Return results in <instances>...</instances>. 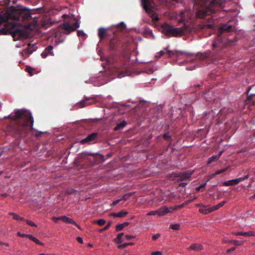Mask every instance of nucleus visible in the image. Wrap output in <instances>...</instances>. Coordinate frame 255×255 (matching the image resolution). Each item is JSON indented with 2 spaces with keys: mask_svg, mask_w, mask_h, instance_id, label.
Segmentation results:
<instances>
[{
  "mask_svg": "<svg viewBox=\"0 0 255 255\" xmlns=\"http://www.w3.org/2000/svg\"><path fill=\"white\" fill-rule=\"evenodd\" d=\"M13 8L5 11L3 15L0 14V26L3 25V27L0 28V34H11L14 40H18L26 37L24 31L15 23V19L7 15L8 11Z\"/></svg>",
  "mask_w": 255,
  "mask_h": 255,
  "instance_id": "f257e3e1",
  "label": "nucleus"
},
{
  "mask_svg": "<svg viewBox=\"0 0 255 255\" xmlns=\"http://www.w3.org/2000/svg\"><path fill=\"white\" fill-rule=\"evenodd\" d=\"M35 9H29L26 7L22 6L20 8H13L12 9L8 11L7 15L9 17L14 18L15 23L21 28L23 31L21 26L22 24L20 21L25 22L27 21L28 23H33V26L37 24V20L40 17L39 13H35Z\"/></svg>",
  "mask_w": 255,
  "mask_h": 255,
  "instance_id": "f03ea898",
  "label": "nucleus"
},
{
  "mask_svg": "<svg viewBox=\"0 0 255 255\" xmlns=\"http://www.w3.org/2000/svg\"><path fill=\"white\" fill-rule=\"evenodd\" d=\"M15 115L13 116L9 115L5 116L4 119H10L12 120H21L24 132L20 133L21 135H24L29 129H32L33 125L34 120L31 113L25 110H15Z\"/></svg>",
  "mask_w": 255,
  "mask_h": 255,
  "instance_id": "7ed1b4c3",
  "label": "nucleus"
},
{
  "mask_svg": "<svg viewBox=\"0 0 255 255\" xmlns=\"http://www.w3.org/2000/svg\"><path fill=\"white\" fill-rule=\"evenodd\" d=\"M225 0H196V2L201 4L202 7L197 12V16L204 18L205 16L215 12L217 9L216 7L222 6Z\"/></svg>",
  "mask_w": 255,
  "mask_h": 255,
  "instance_id": "20e7f679",
  "label": "nucleus"
},
{
  "mask_svg": "<svg viewBox=\"0 0 255 255\" xmlns=\"http://www.w3.org/2000/svg\"><path fill=\"white\" fill-rule=\"evenodd\" d=\"M186 30L185 26L175 28L168 24H164L162 26V32L167 36L170 37H181L183 35Z\"/></svg>",
  "mask_w": 255,
  "mask_h": 255,
  "instance_id": "39448f33",
  "label": "nucleus"
},
{
  "mask_svg": "<svg viewBox=\"0 0 255 255\" xmlns=\"http://www.w3.org/2000/svg\"><path fill=\"white\" fill-rule=\"evenodd\" d=\"M76 21L71 22V21H65L60 26V29L62 30L61 32L66 34H69L71 32L75 31L77 28L79 27L80 23L77 19H75Z\"/></svg>",
  "mask_w": 255,
  "mask_h": 255,
  "instance_id": "423d86ee",
  "label": "nucleus"
},
{
  "mask_svg": "<svg viewBox=\"0 0 255 255\" xmlns=\"http://www.w3.org/2000/svg\"><path fill=\"white\" fill-rule=\"evenodd\" d=\"M227 39L226 38H222L221 35H218L216 39L212 43L213 48L220 49L226 46Z\"/></svg>",
  "mask_w": 255,
  "mask_h": 255,
  "instance_id": "0eeeda50",
  "label": "nucleus"
},
{
  "mask_svg": "<svg viewBox=\"0 0 255 255\" xmlns=\"http://www.w3.org/2000/svg\"><path fill=\"white\" fill-rule=\"evenodd\" d=\"M164 50H167L169 57L176 58L177 60H181L188 56V54L184 52L178 51H168L167 50V48H165Z\"/></svg>",
  "mask_w": 255,
  "mask_h": 255,
  "instance_id": "6e6552de",
  "label": "nucleus"
},
{
  "mask_svg": "<svg viewBox=\"0 0 255 255\" xmlns=\"http://www.w3.org/2000/svg\"><path fill=\"white\" fill-rule=\"evenodd\" d=\"M142 5L146 12L149 14L153 11L154 3L151 0H141Z\"/></svg>",
  "mask_w": 255,
  "mask_h": 255,
  "instance_id": "1a4fd4ad",
  "label": "nucleus"
},
{
  "mask_svg": "<svg viewBox=\"0 0 255 255\" xmlns=\"http://www.w3.org/2000/svg\"><path fill=\"white\" fill-rule=\"evenodd\" d=\"M175 209L173 207H167L166 206H163L160 208H159L158 210V215L159 216H162L166 214L171 212Z\"/></svg>",
  "mask_w": 255,
  "mask_h": 255,
  "instance_id": "9d476101",
  "label": "nucleus"
},
{
  "mask_svg": "<svg viewBox=\"0 0 255 255\" xmlns=\"http://www.w3.org/2000/svg\"><path fill=\"white\" fill-rule=\"evenodd\" d=\"M53 47L51 45L48 46L41 53V56L43 58H46L48 55L53 56Z\"/></svg>",
  "mask_w": 255,
  "mask_h": 255,
  "instance_id": "9b49d317",
  "label": "nucleus"
},
{
  "mask_svg": "<svg viewBox=\"0 0 255 255\" xmlns=\"http://www.w3.org/2000/svg\"><path fill=\"white\" fill-rule=\"evenodd\" d=\"M97 136V132H93L91 134H89L85 138L83 139L81 141V143L82 144L86 143L87 142H90L94 141Z\"/></svg>",
  "mask_w": 255,
  "mask_h": 255,
  "instance_id": "f8f14e48",
  "label": "nucleus"
},
{
  "mask_svg": "<svg viewBox=\"0 0 255 255\" xmlns=\"http://www.w3.org/2000/svg\"><path fill=\"white\" fill-rule=\"evenodd\" d=\"M236 236H243L245 237L255 236V232L250 231L249 232H237L234 233Z\"/></svg>",
  "mask_w": 255,
  "mask_h": 255,
  "instance_id": "ddd939ff",
  "label": "nucleus"
},
{
  "mask_svg": "<svg viewBox=\"0 0 255 255\" xmlns=\"http://www.w3.org/2000/svg\"><path fill=\"white\" fill-rule=\"evenodd\" d=\"M62 221L67 224H73L78 229H81L80 227L72 219L66 216H62Z\"/></svg>",
  "mask_w": 255,
  "mask_h": 255,
  "instance_id": "4468645a",
  "label": "nucleus"
},
{
  "mask_svg": "<svg viewBox=\"0 0 255 255\" xmlns=\"http://www.w3.org/2000/svg\"><path fill=\"white\" fill-rule=\"evenodd\" d=\"M203 249V247L200 244H192L189 247L187 248L188 251H199Z\"/></svg>",
  "mask_w": 255,
  "mask_h": 255,
  "instance_id": "2eb2a0df",
  "label": "nucleus"
},
{
  "mask_svg": "<svg viewBox=\"0 0 255 255\" xmlns=\"http://www.w3.org/2000/svg\"><path fill=\"white\" fill-rule=\"evenodd\" d=\"M108 35L107 32L106 31V29L104 28H100L98 30V36L100 38L101 40L104 39Z\"/></svg>",
  "mask_w": 255,
  "mask_h": 255,
  "instance_id": "dca6fc26",
  "label": "nucleus"
},
{
  "mask_svg": "<svg viewBox=\"0 0 255 255\" xmlns=\"http://www.w3.org/2000/svg\"><path fill=\"white\" fill-rule=\"evenodd\" d=\"M97 96L91 97H85L86 103H89V105L93 104L96 103Z\"/></svg>",
  "mask_w": 255,
  "mask_h": 255,
  "instance_id": "f3484780",
  "label": "nucleus"
},
{
  "mask_svg": "<svg viewBox=\"0 0 255 255\" xmlns=\"http://www.w3.org/2000/svg\"><path fill=\"white\" fill-rule=\"evenodd\" d=\"M191 175V173L188 172H184L182 173H180L179 174V177H180L181 180H184L188 178H189Z\"/></svg>",
  "mask_w": 255,
  "mask_h": 255,
  "instance_id": "a211bd4d",
  "label": "nucleus"
},
{
  "mask_svg": "<svg viewBox=\"0 0 255 255\" xmlns=\"http://www.w3.org/2000/svg\"><path fill=\"white\" fill-rule=\"evenodd\" d=\"M127 125V123L125 121H123L119 124H118L114 128V129L116 131L123 129Z\"/></svg>",
  "mask_w": 255,
  "mask_h": 255,
  "instance_id": "6ab92c4d",
  "label": "nucleus"
},
{
  "mask_svg": "<svg viewBox=\"0 0 255 255\" xmlns=\"http://www.w3.org/2000/svg\"><path fill=\"white\" fill-rule=\"evenodd\" d=\"M237 182L236 179L229 180L223 183V185L226 186H233L237 185Z\"/></svg>",
  "mask_w": 255,
  "mask_h": 255,
  "instance_id": "aec40b11",
  "label": "nucleus"
},
{
  "mask_svg": "<svg viewBox=\"0 0 255 255\" xmlns=\"http://www.w3.org/2000/svg\"><path fill=\"white\" fill-rule=\"evenodd\" d=\"M35 50V48L33 45L32 46L31 45V44H29L27 48L24 50L23 52L25 53V52H27L28 54H31Z\"/></svg>",
  "mask_w": 255,
  "mask_h": 255,
  "instance_id": "412c9836",
  "label": "nucleus"
},
{
  "mask_svg": "<svg viewBox=\"0 0 255 255\" xmlns=\"http://www.w3.org/2000/svg\"><path fill=\"white\" fill-rule=\"evenodd\" d=\"M129 223L128 222H125L123 224H119L116 226V231H121L124 228L127 227L128 226Z\"/></svg>",
  "mask_w": 255,
  "mask_h": 255,
  "instance_id": "4be33fe9",
  "label": "nucleus"
},
{
  "mask_svg": "<svg viewBox=\"0 0 255 255\" xmlns=\"http://www.w3.org/2000/svg\"><path fill=\"white\" fill-rule=\"evenodd\" d=\"M224 242L230 243L236 246H241L243 244V242L238 240H229L227 241H224Z\"/></svg>",
  "mask_w": 255,
  "mask_h": 255,
  "instance_id": "5701e85b",
  "label": "nucleus"
},
{
  "mask_svg": "<svg viewBox=\"0 0 255 255\" xmlns=\"http://www.w3.org/2000/svg\"><path fill=\"white\" fill-rule=\"evenodd\" d=\"M135 193V192H129L126 194H125L122 196L121 197L122 200H128L130 197L132 196Z\"/></svg>",
  "mask_w": 255,
  "mask_h": 255,
  "instance_id": "b1692460",
  "label": "nucleus"
},
{
  "mask_svg": "<svg viewBox=\"0 0 255 255\" xmlns=\"http://www.w3.org/2000/svg\"><path fill=\"white\" fill-rule=\"evenodd\" d=\"M9 214L12 215L13 219L14 220H19V221H24L25 220V219L23 217L19 216L18 215H17L15 213L10 212V213H9Z\"/></svg>",
  "mask_w": 255,
  "mask_h": 255,
  "instance_id": "393cba45",
  "label": "nucleus"
},
{
  "mask_svg": "<svg viewBox=\"0 0 255 255\" xmlns=\"http://www.w3.org/2000/svg\"><path fill=\"white\" fill-rule=\"evenodd\" d=\"M226 203V201H223L221 202V203L212 207V209L213 210V211H215L219 208H220L221 207H222L225 203Z\"/></svg>",
  "mask_w": 255,
  "mask_h": 255,
  "instance_id": "a878e982",
  "label": "nucleus"
},
{
  "mask_svg": "<svg viewBox=\"0 0 255 255\" xmlns=\"http://www.w3.org/2000/svg\"><path fill=\"white\" fill-rule=\"evenodd\" d=\"M28 238L30 240H31V241H32L34 242H35L36 244L43 245V244L38 239H37L36 238L34 237V236H33L31 235H29V236H28Z\"/></svg>",
  "mask_w": 255,
  "mask_h": 255,
  "instance_id": "bb28decb",
  "label": "nucleus"
},
{
  "mask_svg": "<svg viewBox=\"0 0 255 255\" xmlns=\"http://www.w3.org/2000/svg\"><path fill=\"white\" fill-rule=\"evenodd\" d=\"M199 212L202 214H207L210 212H213V210L211 207L207 209L200 208L199 209Z\"/></svg>",
  "mask_w": 255,
  "mask_h": 255,
  "instance_id": "cd10ccee",
  "label": "nucleus"
},
{
  "mask_svg": "<svg viewBox=\"0 0 255 255\" xmlns=\"http://www.w3.org/2000/svg\"><path fill=\"white\" fill-rule=\"evenodd\" d=\"M124 235V233H120L117 235V237L116 239H114L115 242L120 244L123 242L122 237Z\"/></svg>",
  "mask_w": 255,
  "mask_h": 255,
  "instance_id": "c85d7f7f",
  "label": "nucleus"
},
{
  "mask_svg": "<svg viewBox=\"0 0 255 255\" xmlns=\"http://www.w3.org/2000/svg\"><path fill=\"white\" fill-rule=\"evenodd\" d=\"M77 104L80 108H83L89 106V103H86L85 98L84 100H81L79 103H77Z\"/></svg>",
  "mask_w": 255,
  "mask_h": 255,
  "instance_id": "c756f323",
  "label": "nucleus"
},
{
  "mask_svg": "<svg viewBox=\"0 0 255 255\" xmlns=\"http://www.w3.org/2000/svg\"><path fill=\"white\" fill-rule=\"evenodd\" d=\"M219 159V156H217L216 155H213L210 157L207 161V164H210L212 162L215 161Z\"/></svg>",
  "mask_w": 255,
  "mask_h": 255,
  "instance_id": "7c9ffc66",
  "label": "nucleus"
},
{
  "mask_svg": "<svg viewBox=\"0 0 255 255\" xmlns=\"http://www.w3.org/2000/svg\"><path fill=\"white\" fill-rule=\"evenodd\" d=\"M190 13H191V12L188 10H185V11H183V12H182L181 14L182 20V21L186 20L187 19L186 18V15L190 14Z\"/></svg>",
  "mask_w": 255,
  "mask_h": 255,
  "instance_id": "2f4dec72",
  "label": "nucleus"
},
{
  "mask_svg": "<svg viewBox=\"0 0 255 255\" xmlns=\"http://www.w3.org/2000/svg\"><path fill=\"white\" fill-rule=\"evenodd\" d=\"M134 245V243L133 242L126 243H124L122 245H119L118 246V249H124V248H126L128 246H130V245L132 246V245Z\"/></svg>",
  "mask_w": 255,
  "mask_h": 255,
  "instance_id": "473e14b6",
  "label": "nucleus"
},
{
  "mask_svg": "<svg viewBox=\"0 0 255 255\" xmlns=\"http://www.w3.org/2000/svg\"><path fill=\"white\" fill-rule=\"evenodd\" d=\"M232 27L231 25L223 24L220 28L221 31H229Z\"/></svg>",
  "mask_w": 255,
  "mask_h": 255,
  "instance_id": "72a5a7b5",
  "label": "nucleus"
},
{
  "mask_svg": "<svg viewBox=\"0 0 255 255\" xmlns=\"http://www.w3.org/2000/svg\"><path fill=\"white\" fill-rule=\"evenodd\" d=\"M128 214V212L126 210H122L121 212L118 213V216L119 218H123Z\"/></svg>",
  "mask_w": 255,
  "mask_h": 255,
  "instance_id": "f704fd0d",
  "label": "nucleus"
},
{
  "mask_svg": "<svg viewBox=\"0 0 255 255\" xmlns=\"http://www.w3.org/2000/svg\"><path fill=\"white\" fill-rule=\"evenodd\" d=\"M227 168H225L217 171L214 174L212 175V178L215 177L216 175L223 173L227 170Z\"/></svg>",
  "mask_w": 255,
  "mask_h": 255,
  "instance_id": "c9c22d12",
  "label": "nucleus"
},
{
  "mask_svg": "<svg viewBox=\"0 0 255 255\" xmlns=\"http://www.w3.org/2000/svg\"><path fill=\"white\" fill-rule=\"evenodd\" d=\"M249 177V176L248 174H247L244 176L236 178V179L237 184H239L240 182L243 181L246 179H248Z\"/></svg>",
  "mask_w": 255,
  "mask_h": 255,
  "instance_id": "e433bc0d",
  "label": "nucleus"
},
{
  "mask_svg": "<svg viewBox=\"0 0 255 255\" xmlns=\"http://www.w3.org/2000/svg\"><path fill=\"white\" fill-rule=\"evenodd\" d=\"M149 14L150 17H151L153 20H158V19H159L158 16L155 12H151Z\"/></svg>",
  "mask_w": 255,
  "mask_h": 255,
  "instance_id": "4c0bfd02",
  "label": "nucleus"
},
{
  "mask_svg": "<svg viewBox=\"0 0 255 255\" xmlns=\"http://www.w3.org/2000/svg\"><path fill=\"white\" fill-rule=\"evenodd\" d=\"M180 225L179 224H173L170 225V228L174 230H178L179 229Z\"/></svg>",
  "mask_w": 255,
  "mask_h": 255,
  "instance_id": "58836bf2",
  "label": "nucleus"
},
{
  "mask_svg": "<svg viewBox=\"0 0 255 255\" xmlns=\"http://www.w3.org/2000/svg\"><path fill=\"white\" fill-rule=\"evenodd\" d=\"M95 223L98 224L100 226H103L105 224L106 221L104 219H99L97 221H96Z\"/></svg>",
  "mask_w": 255,
  "mask_h": 255,
  "instance_id": "ea45409f",
  "label": "nucleus"
},
{
  "mask_svg": "<svg viewBox=\"0 0 255 255\" xmlns=\"http://www.w3.org/2000/svg\"><path fill=\"white\" fill-rule=\"evenodd\" d=\"M26 224L32 227H37V225L32 221L29 220H24Z\"/></svg>",
  "mask_w": 255,
  "mask_h": 255,
  "instance_id": "a19ab883",
  "label": "nucleus"
},
{
  "mask_svg": "<svg viewBox=\"0 0 255 255\" xmlns=\"http://www.w3.org/2000/svg\"><path fill=\"white\" fill-rule=\"evenodd\" d=\"M26 71L29 74L30 76L33 75V71L34 69L31 67H27L26 68Z\"/></svg>",
  "mask_w": 255,
  "mask_h": 255,
  "instance_id": "79ce46f5",
  "label": "nucleus"
},
{
  "mask_svg": "<svg viewBox=\"0 0 255 255\" xmlns=\"http://www.w3.org/2000/svg\"><path fill=\"white\" fill-rule=\"evenodd\" d=\"M213 27H214V25L213 24H205L203 26V28L211 29V28H213Z\"/></svg>",
  "mask_w": 255,
  "mask_h": 255,
  "instance_id": "37998d69",
  "label": "nucleus"
},
{
  "mask_svg": "<svg viewBox=\"0 0 255 255\" xmlns=\"http://www.w3.org/2000/svg\"><path fill=\"white\" fill-rule=\"evenodd\" d=\"M77 35L78 36L85 37L86 34L82 30H78Z\"/></svg>",
  "mask_w": 255,
  "mask_h": 255,
  "instance_id": "c03bdc74",
  "label": "nucleus"
},
{
  "mask_svg": "<svg viewBox=\"0 0 255 255\" xmlns=\"http://www.w3.org/2000/svg\"><path fill=\"white\" fill-rule=\"evenodd\" d=\"M111 225V222H109L107 224V225L106 226H105V227L103 229H101L100 230V232H102V231H104L108 230L110 228Z\"/></svg>",
  "mask_w": 255,
  "mask_h": 255,
  "instance_id": "a18cd8bd",
  "label": "nucleus"
},
{
  "mask_svg": "<svg viewBox=\"0 0 255 255\" xmlns=\"http://www.w3.org/2000/svg\"><path fill=\"white\" fill-rule=\"evenodd\" d=\"M62 216H60V217H52V220L55 223H57L58 220L62 221Z\"/></svg>",
  "mask_w": 255,
  "mask_h": 255,
  "instance_id": "49530a36",
  "label": "nucleus"
},
{
  "mask_svg": "<svg viewBox=\"0 0 255 255\" xmlns=\"http://www.w3.org/2000/svg\"><path fill=\"white\" fill-rule=\"evenodd\" d=\"M147 215L149 216L158 215V210L150 211Z\"/></svg>",
  "mask_w": 255,
  "mask_h": 255,
  "instance_id": "de8ad7c7",
  "label": "nucleus"
},
{
  "mask_svg": "<svg viewBox=\"0 0 255 255\" xmlns=\"http://www.w3.org/2000/svg\"><path fill=\"white\" fill-rule=\"evenodd\" d=\"M206 185V183H203L200 186L197 187L196 188V190L197 191H199L200 189L203 187H204Z\"/></svg>",
  "mask_w": 255,
  "mask_h": 255,
  "instance_id": "09e8293b",
  "label": "nucleus"
},
{
  "mask_svg": "<svg viewBox=\"0 0 255 255\" xmlns=\"http://www.w3.org/2000/svg\"><path fill=\"white\" fill-rule=\"evenodd\" d=\"M17 235L18 236L21 237H28V236H29V234H21L20 232H18L17 233Z\"/></svg>",
  "mask_w": 255,
  "mask_h": 255,
  "instance_id": "8fccbe9b",
  "label": "nucleus"
},
{
  "mask_svg": "<svg viewBox=\"0 0 255 255\" xmlns=\"http://www.w3.org/2000/svg\"><path fill=\"white\" fill-rule=\"evenodd\" d=\"M125 237L126 239L127 240H131L132 239H134L135 238L134 236H132V235H126V236H125Z\"/></svg>",
  "mask_w": 255,
  "mask_h": 255,
  "instance_id": "3c124183",
  "label": "nucleus"
},
{
  "mask_svg": "<svg viewBox=\"0 0 255 255\" xmlns=\"http://www.w3.org/2000/svg\"><path fill=\"white\" fill-rule=\"evenodd\" d=\"M160 235L159 234H156L152 236V239L153 240H156V239L159 238L160 237Z\"/></svg>",
  "mask_w": 255,
  "mask_h": 255,
  "instance_id": "603ef678",
  "label": "nucleus"
},
{
  "mask_svg": "<svg viewBox=\"0 0 255 255\" xmlns=\"http://www.w3.org/2000/svg\"><path fill=\"white\" fill-rule=\"evenodd\" d=\"M163 137L167 140H169L170 137L168 133H165L163 134Z\"/></svg>",
  "mask_w": 255,
  "mask_h": 255,
  "instance_id": "864d4df0",
  "label": "nucleus"
},
{
  "mask_svg": "<svg viewBox=\"0 0 255 255\" xmlns=\"http://www.w3.org/2000/svg\"><path fill=\"white\" fill-rule=\"evenodd\" d=\"M122 200L121 199H118V200H116V201H114L112 205H113V206H115L117 204L119 203Z\"/></svg>",
  "mask_w": 255,
  "mask_h": 255,
  "instance_id": "5fc2aeb1",
  "label": "nucleus"
},
{
  "mask_svg": "<svg viewBox=\"0 0 255 255\" xmlns=\"http://www.w3.org/2000/svg\"><path fill=\"white\" fill-rule=\"evenodd\" d=\"M161 253L159 251L153 252L151 253V255H161Z\"/></svg>",
  "mask_w": 255,
  "mask_h": 255,
  "instance_id": "6e6d98bb",
  "label": "nucleus"
},
{
  "mask_svg": "<svg viewBox=\"0 0 255 255\" xmlns=\"http://www.w3.org/2000/svg\"><path fill=\"white\" fill-rule=\"evenodd\" d=\"M235 250H236V248L233 247V248H231V249H228V250L226 251V253H230L231 252L234 251Z\"/></svg>",
  "mask_w": 255,
  "mask_h": 255,
  "instance_id": "4d7b16f0",
  "label": "nucleus"
},
{
  "mask_svg": "<svg viewBox=\"0 0 255 255\" xmlns=\"http://www.w3.org/2000/svg\"><path fill=\"white\" fill-rule=\"evenodd\" d=\"M164 51L163 50H161L159 52V56H157L156 55V57H158V58H160L161 56L163 55V54H164Z\"/></svg>",
  "mask_w": 255,
  "mask_h": 255,
  "instance_id": "13d9d810",
  "label": "nucleus"
},
{
  "mask_svg": "<svg viewBox=\"0 0 255 255\" xmlns=\"http://www.w3.org/2000/svg\"><path fill=\"white\" fill-rule=\"evenodd\" d=\"M77 241L80 243H83V239L81 237H77Z\"/></svg>",
  "mask_w": 255,
  "mask_h": 255,
  "instance_id": "bf43d9fd",
  "label": "nucleus"
},
{
  "mask_svg": "<svg viewBox=\"0 0 255 255\" xmlns=\"http://www.w3.org/2000/svg\"><path fill=\"white\" fill-rule=\"evenodd\" d=\"M114 40H111L110 41V48H114V45H113V44H114Z\"/></svg>",
  "mask_w": 255,
  "mask_h": 255,
  "instance_id": "052dcab7",
  "label": "nucleus"
},
{
  "mask_svg": "<svg viewBox=\"0 0 255 255\" xmlns=\"http://www.w3.org/2000/svg\"><path fill=\"white\" fill-rule=\"evenodd\" d=\"M187 184V183L182 182L179 184V186L182 187H184L186 186Z\"/></svg>",
  "mask_w": 255,
  "mask_h": 255,
  "instance_id": "680f3d73",
  "label": "nucleus"
},
{
  "mask_svg": "<svg viewBox=\"0 0 255 255\" xmlns=\"http://www.w3.org/2000/svg\"><path fill=\"white\" fill-rule=\"evenodd\" d=\"M112 216L114 217H118V213H113L111 214Z\"/></svg>",
  "mask_w": 255,
  "mask_h": 255,
  "instance_id": "e2e57ef3",
  "label": "nucleus"
},
{
  "mask_svg": "<svg viewBox=\"0 0 255 255\" xmlns=\"http://www.w3.org/2000/svg\"><path fill=\"white\" fill-rule=\"evenodd\" d=\"M223 152V151H221L219 154L218 155H216L217 156H219V159L220 158V157H221V156L222 155V153Z\"/></svg>",
  "mask_w": 255,
  "mask_h": 255,
  "instance_id": "0e129e2a",
  "label": "nucleus"
},
{
  "mask_svg": "<svg viewBox=\"0 0 255 255\" xmlns=\"http://www.w3.org/2000/svg\"><path fill=\"white\" fill-rule=\"evenodd\" d=\"M126 76V75H125V74H123V73H121V74H119V76H118V77H119V78H122V77H124V76Z\"/></svg>",
  "mask_w": 255,
  "mask_h": 255,
  "instance_id": "69168bd1",
  "label": "nucleus"
},
{
  "mask_svg": "<svg viewBox=\"0 0 255 255\" xmlns=\"http://www.w3.org/2000/svg\"><path fill=\"white\" fill-rule=\"evenodd\" d=\"M154 72L153 70L152 69H150L149 70V71L147 72L148 73H152Z\"/></svg>",
  "mask_w": 255,
  "mask_h": 255,
  "instance_id": "338daca9",
  "label": "nucleus"
},
{
  "mask_svg": "<svg viewBox=\"0 0 255 255\" xmlns=\"http://www.w3.org/2000/svg\"><path fill=\"white\" fill-rule=\"evenodd\" d=\"M255 199V193L254 194V195H253L252 196H251L250 197V199Z\"/></svg>",
  "mask_w": 255,
  "mask_h": 255,
  "instance_id": "774afa93",
  "label": "nucleus"
}]
</instances>
